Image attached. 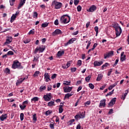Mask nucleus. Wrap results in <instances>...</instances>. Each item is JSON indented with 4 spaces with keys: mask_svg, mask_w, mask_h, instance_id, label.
<instances>
[{
    "mask_svg": "<svg viewBox=\"0 0 129 129\" xmlns=\"http://www.w3.org/2000/svg\"><path fill=\"white\" fill-rule=\"evenodd\" d=\"M75 41H76V38H73L70 39L68 42L64 44V47H67V46H68V45H70V44H73Z\"/></svg>",
    "mask_w": 129,
    "mask_h": 129,
    "instance_id": "obj_8",
    "label": "nucleus"
},
{
    "mask_svg": "<svg viewBox=\"0 0 129 129\" xmlns=\"http://www.w3.org/2000/svg\"><path fill=\"white\" fill-rule=\"evenodd\" d=\"M15 2H16V0H10V6H14L15 5Z\"/></svg>",
    "mask_w": 129,
    "mask_h": 129,
    "instance_id": "obj_43",
    "label": "nucleus"
},
{
    "mask_svg": "<svg viewBox=\"0 0 129 129\" xmlns=\"http://www.w3.org/2000/svg\"><path fill=\"white\" fill-rule=\"evenodd\" d=\"M116 101V98H113L110 101L108 104L109 106H112L114 104H115V102Z\"/></svg>",
    "mask_w": 129,
    "mask_h": 129,
    "instance_id": "obj_18",
    "label": "nucleus"
},
{
    "mask_svg": "<svg viewBox=\"0 0 129 129\" xmlns=\"http://www.w3.org/2000/svg\"><path fill=\"white\" fill-rule=\"evenodd\" d=\"M12 41H13V37H9L7 38L6 41L4 43V45H8L9 44H10V43H12Z\"/></svg>",
    "mask_w": 129,
    "mask_h": 129,
    "instance_id": "obj_15",
    "label": "nucleus"
},
{
    "mask_svg": "<svg viewBox=\"0 0 129 129\" xmlns=\"http://www.w3.org/2000/svg\"><path fill=\"white\" fill-rule=\"evenodd\" d=\"M89 87H90V88L91 89H94V85L91 83L89 84Z\"/></svg>",
    "mask_w": 129,
    "mask_h": 129,
    "instance_id": "obj_50",
    "label": "nucleus"
},
{
    "mask_svg": "<svg viewBox=\"0 0 129 129\" xmlns=\"http://www.w3.org/2000/svg\"><path fill=\"white\" fill-rule=\"evenodd\" d=\"M26 4V0H20V2L18 7V9L20 10L23 6H24Z\"/></svg>",
    "mask_w": 129,
    "mask_h": 129,
    "instance_id": "obj_19",
    "label": "nucleus"
},
{
    "mask_svg": "<svg viewBox=\"0 0 129 129\" xmlns=\"http://www.w3.org/2000/svg\"><path fill=\"white\" fill-rule=\"evenodd\" d=\"M112 73V69H110L108 72L107 76H110V75H111Z\"/></svg>",
    "mask_w": 129,
    "mask_h": 129,
    "instance_id": "obj_48",
    "label": "nucleus"
},
{
    "mask_svg": "<svg viewBox=\"0 0 129 129\" xmlns=\"http://www.w3.org/2000/svg\"><path fill=\"white\" fill-rule=\"evenodd\" d=\"M102 79V75L99 74L96 79V81H100Z\"/></svg>",
    "mask_w": 129,
    "mask_h": 129,
    "instance_id": "obj_27",
    "label": "nucleus"
},
{
    "mask_svg": "<svg viewBox=\"0 0 129 129\" xmlns=\"http://www.w3.org/2000/svg\"><path fill=\"white\" fill-rule=\"evenodd\" d=\"M52 4L53 6H54L55 10H59V9H61V7H62V4L60 2H57L56 0L53 1Z\"/></svg>",
    "mask_w": 129,
    "mask_h": 129,
    "instance_id": "obj_4",
    "label": "nucleus"
},
{
    "mask_svg": "<svg viewBox=\"0 0 129 129\" xmlns=\"http://www.w3.org/2000/svg\"><path fill=\"white\" fill-rule=\"evenodd\" d=\"M108 66H109V63H108V62H106L102 66V70H103L104 68H106Z\"/></svg>",
    "mask_w": 129,
    "mask_h": 129,
    "instance_id": "obj_30",
    "label": "nucleus"
},
{
    "mask_svg": "<svg viewBox=\"0 0 129 129\" xmlns=\"http://www.w3.org/2000/svg\"><path fill=\"white\" fill-rule=\"evenodd\" d=\"M34 34H35V31L33 30H30L28 33V35H34Z\"/></svg>",
    "mask_w": 129,
    "mask_h": 129,
    "instance_id": "obj_53",
    "label": "nucleus"
},
{
    "mask_svg": "<svg viewBox=\"0 0 129 129\" xmlns=\"http://www.w3.org/2000/svg\"><path fill=\"white\" fill-rule=\"evenodd\" d=\"M26 80V78H19L18 79V80L17 81V82L16 83V86H19V85H20V84H21V83H23V81H24V80Z\"/></svg>",
    "mask_w": 129,
    "mask_h": 129,
    "instance_id": "obj_13",
    "label": "nucleus"
},
{
    "mask_svg": "<svg viewBox=\"0 0 129 129\" xmlns=\"http://www.w3.org/2000/svg\"><path fill=\"white\" fill-rule=\"evenodd\" d=\"M74 121H75V119H71L70 121H69L68 123V124H69V125H71V124H72V123L74 122Z\"/></svg>",
    "mask_w": 129,
    "mask_h": 129,
    "instance_id": "obj_42",
    "label": "nucleus"
},
{
    "mask_svg": "<svg viewBox=\"0 0 129 129\" xmlns=\"http://www.w3.org/2000/svg\"><path fill=\"white\" fill-rule=\"evenodd\" d=\"M20 120H21V121H23V120H24V113H21L20 114Z\"/></svg>",
    "mask_w": 129,
    "mask_h": 129,
    "instance_id": "obj_51",
    "label": "nucleus"
},
{
    "mask_svg": "<svg viewBox=\"0 0 129 129\" xmlns=\"http://www.w3.org/2000/svg\"><path fill=\"white\" fill-rule=\"evenodd\" d=\"M118 61H119V60L118 59V58L115 60L114 64H113V67H115V66L117 65V63H118Z\"/></svg>",
    "mask_w": 129,
    "mask_h": 129,
    "instance_id": "obj_45",
    "label": "nucleus"
},
{
    "mask_svg": "<svg viewBox=\"0 0 129 129\" xmlns=\"http://www.w3.org/2000/svg\"><path fill=\"white\" fill-rule=\"evenodd\" d=\"M57 57H61V56H62V55H64V51H59L57 52Z\"/></svg>",
    "mask_w": 129,
    "mask_h": 129,
    "instance_id": "obj_26",
    "label": "nucleus"
},
{
    "mask_svg": "<svg viewBox=\"0 0 129 129\" xmlns=\"http://www.w3.org/2000/svg\"><path fill=\"white\" fill-rule=\"evenodd\" d=\"M103 64V61L101 60L100 61H98L97 60H95L94 62V67H98V66H101V65H102Z\"/></svg>",
    "mask_w": 129,
    "mask_h": 129,
    "instance_id": "obj_11",
    "label": "nucleus"
},
{
    "mask_svg": "<svg viewBox=\"0 0 129 129\" xmlns=\"http://www.w3.org/2000/svg\"><path fill=\"white\" fill-rule=\"evenodd\" d=\"M44 79H45L46 82H49V81H51V79H50V75H49L48 73H45L44 74Z\"/></svg>",
    "mask_w": 129,
    "mask_h": 129,
    "instance_id": "obj_14",
    "label": "nucleus"
},
{
    "mask_svg": "<svg viewBox=\"0 0 129 129\" xmlns=\"http://www.w3.org/2000/svg\"><path fill=\"white\" fill-rule=\"evenodd\" d=\"M96 10V7L94 5L92 6L89 10H87V12H89L90 13H93Z\"/></svg>",
    "mask_w": 129,
    "mask_h": 129,
    "instance_id": "obj_17",
    "label": "nucleus"
},
{
    "mask_svg": "<svg viewBox=\"0 0 129 129\" xmlns=\"http://www.w3.org/2000/svg\"><path fill=\"white\" fill-rule=\"evenodd\" d=\"M85 111H84L77 113V114L75 116V119L78 120V119L84 118L85 117Z\"/></svg>",
    "mask_w": 129,
    "mask_h": 129,
    "instance_id": "obj_2",
    "label": "nucleus"
},
{
    "mask_svg": "<svg viewBox=\"0 0 129 129\" xmlns=\"http://www.w3.org/2000/svg\"><path fill=\"white\" fill-rule=\"evenodd\" d=\"M12 68V69H23L24 67L22 66V64L19 60H15L13 61Z\"/></svg>",
    "mask_w": 129,
    "mask_h": 129,
    "instance_id": "obj_1",
    "label": "nucleus"
},
{
    "mask_svg": "<svg viewBox=\"0 0 129 129\" xmlns=\"http://www.w3.org/2000/svg\"><path fill=\"white\" fill-rule=\"evenodd\" d=\"M91 78V75H89L88 77H86L85 78V80L86 82H89V80H90Z\"/></svg>",
    "mask_w": 129,
    "mask_h": 129,
    "instance_id": "obj_40",
    "label": "nucleus"
},
{
    "mask_svg": "<svg viewBox=\"0 0 129 129\" xmlns=\"http://www.w3.org/2000/svg\"><path fill=\"white\" fill-rule=\"evenodd\" d=\"M76 70H77V68H72L71 69V71L72 73L75 72L76 71Z\"/></svg>",
    "mask_w": 129,
    "mask_h": 129,
    "instance_id": "obj_52",
    "label": "nucleus"
},
{
    "mask_svg": "<svg viewBox=\"0 0 129 129\" xmlns=\"http://www.w3.org/2000/svg\"><path fill=\"white\" fill-rule=\"evenodd\" d=\"M72 89H73V87H63V91L65 93H67L68 92H70L71 91H72Z\"/></svg>",
    "mask_w": 129,
    "mask_h": 129,
    "instance_id": "obj_9",
    "label": "nucleus"
},
{
    "mask_svg": "<svg viewBox=\"0 0 129 129\" xmlns=\"http://www.w3.org/2000/svg\"><path fill=\"white\" fill-rule=\"evenodd\" d=\"M112 26L113 27V28H114L115 29L119 27V26H118V24L117 23H113L112 24Z\"/></svg>",
    "mask_w": 129,
    "mask_h": 129,
    "instance_id": "obj_35",
    "label": "nucleus"
},
{
    "mask_svg": "<svg viewBox=\"0 0 129 129\" xmlns=\"http://www.w3.org/2000/svg\"><path fill=\"white\" fill-rule=\"evenodd\" d=\"M40 74V71H36L33 74L34 77H38V75Z\"/></svg>",
    "mask_w": 129,
    "mask_h": 129,
    "instance_id": "obj_36",
    "label": "nucleus"
},
{
    "mask_svg": "<svg viewBox=\"0 0 129 129\" xmlns=\"http://www.w3.org/2000/svg\"><path fill=\"white\" fill-rule=\"evenodd\" d=\"M91 103L90 101H88L85 103V105L86 106V105H89Z\"/></svg>",
    "mask_w": 129,
    "mask_h": 129,
    "instance_id": "obj_64",
    "label": "nucleus"
},
{
    "mask_svg": "<svg viewBox=\"0 0 129 129\" xmlns=\"http://www.w3.org/2000/svg\"><path fill=\"white\" fill-rule=\"evenodd\" d=\"M124 54V52H122L121 53V55H120V61L121 62H123V61H124L125 60V55L123 54Z\"/></svg>",
    "mask_w": 129,
    "mask_h": 129,
    "instance_id": "obj_21",
    "label": "nucleus"
},
{
    "mask_svg": "<svg viewBox=\"0 0 129 129\" xmlns=\"http://www.w3.org/2000/svg\"><path fill=\"white\" fill-rule=\"evenodd\" d=\"M63 85H70L71 84V81H64L63 83Z\"/></svg>",
    "mask_w": 129,
    "mask_h": 129,
    "instance_id": "obj_34",
    "label": "nucleus"
},
{
    "mask_svg": "<svg viewBox=\"0 0 129 129\" xmlns=\"http://www.w3.org/2000/svg\"><path fill=\"white\" fill-rule=\"evenodd\" d=\"M46 89V86H41L39 88V91L40 92H42V91H44Z\"/></svg>",
    "mask_w": 129,
    "mask_h": 129,
    "instance_id": "obj_31",
    "label": "nucleus"
},
{
    "mask_svg": "<svg viewBox=\"0 0 129 129\" xmlns=\"http://www.w3.org/2000/svg\"><path fill=\"white\" fill-rule=\"evenodd\" d=\"M43 98L45 101H50L52 99V94L51 93H47L43 96Z\"/></svg>",
    "mask_w": 129,
    "mask_h": 129,
    "instance_id": "obj_5",
    "label": "nucleus"
},
{
    "mask_svg": "<svg viewBox=\"0 0 129 129\" xmlns=\"http://www.w3.org/2000/svg\"><path fill=\"white\" fill-rule=\"evenodd\" d=\"M77 64L79 66H81V65H82V61H81V60H78Z\"/></svg>",
    "mask_w": 129,
    "mask_h": 129,
    "instance_id": "obj_55",
    "label": "nucleus"
},
{
    "mask_svg": "<svg viewBox=\"0 0 129 129\" xmlns=\"http://www.w3.org/2000/svg\"><path fill=\"white\" fill-rule=\"evenodd\" d=\"M74 4L75 6H77L78 4H79V0H74Z\"/></svg>",
    "mask_w": 129,
    "mask_h": 129,
    "instance_id": "obj_56",
    "label": "nucleus"
},
{
    "mask_svg": "<svg viewBox=\"0 0 129 129\" xmlns=\"http://www.w3.org/2000/svg\"><path fill=\"white\" fill-rule=\"evenodd\" d=\"M39 58H40V56H34V59L33 60V62H35V61H36V62H39Z\"/></svg>",
    "mask_w": 129,
    "mask_h": 129,
    "instance_id": "obj_37",
    "label": "nucleus"
},
{
    "mask_svg": "<svg viewBox=\"0 0 129 129\" xmlns=\"http://www.w3.org/2000/svg\"><path fill=\"white\" fill-rule=\"evenodd\" d=\"M113 91H114V89L112 90L111 92H109L106 95V97L109 96L110 95H112L113 94Z\"/></svg>",
    "mask_w": 129,
    "mask_h": 129,
    "instance_id": "obj_39",
    "label": "nucleus"
},
{
    "mask_svg": "<svg viewBox=\"0 0 129 129\" xmlns=\"http://www.w3.org/2000/svg\"><path fill=\"white\" fill-rule=\"evenodd\" d=\"M62 31L61 30L57 29L52 33V36H57V35H61Z\"/></svg>",
    "mask_w": 129,
    "mask_h": 129,
    "instance_id": "obj_7",
    "label": "nucleus"
},
{
    "mask_svg": "<svg viewBox=\"0 0 129 129\" xmlns=\"http://www.w3.org/2000/svg\"><path fill=\"white\" fill-rule=\"evenodd\" d=\"M31 101H39V98L38 97H34L32 99H31Z\"/></svg>",
    "mask_w": 129,
    "mask_h": 129,
    "instance_id": "obj_38",
    "label": "nucleus"
},
{
    "mask_svg": "<svg viewBox=\"0 0 129 129\" xmlns=\"http://www.w3.org/2000/svg\"><path fill=\"white\" fill-rule=\"evenodd\" d=\"M7 55H14V52L12 51H9L8 52Z\"/></svg>",
    "mask_w": 129,
    "mask_h": 129,
    "instance_id": "obj_62",
    "label": "nucleus"
},
{
    "mask_svg": "<svg viewBox=\"0 0 129 129\" xmlns=\"http://www.w3.org/2000/svg\"><path fill=\"white\" fill-rule=\"evenodd\" d=\"M19 14V13L18 12H16L15 14H13L12 16L11 17L10 22L11 23H13V22L16 20L17 18V16Z\"/></svg>",
    "mask_w": 129,
    "mask_h": 129,
    "instance_id": "obj_16",
    "label": "nucleus"
},
{
    "mask_svg": "<svg viewBox=\"0 0 129 129\" xmlns=\"http://www.w3.org/2000/svg\"><path fill=\"white\" fill-rule=\"evenodd\" d=\"M7 117H8V114H3L1 116H0V119L1 121H4L5 119H7Z\"/></svg>",
    "mask_w": 129,
    "mask_h": 129,
    "instance_id": "obj_20",
    "label": "nucleus"
},
{
    "mask_svg": "<svg viewBox=\"0 0 129 129\" xmlns=\"http://www.w3.org/2000/svg\"><path fill=\"white\" fill-rule=\"evenodd\" d=\"M65 18L66 17L64 16H61L60 18V23H61V24H63V21L65 20Z\"/></svg>",
    "mask_w": 129,
    "mask_h": 129,
    "instance_id": "obj_47",
    "label": "nucleus"
},
{
    "mask_svg": "<svg viewBox=\"0 0 129 129\" xmlns=\"http://www.w3.org/2000/svg\"><path fill=\"white\" fill-rule=\"evenodd\" d=\"M52 113V110H48V111H46L45 112L46 115H49Z\"/></svg>",
    "mask_w": 129,
    "mask_h": 129,
    "instance_id": "obj_46",
    "label": "nucleus"
},
{
    "mask_svg": "<svg viewBox=\"0 0 129 129\" xmlns=\"http://www.w3.org/2000/svg\"><path fill=\"white\" fill-rule=\"evenodd\" d=\"M115 30L116 31V37H118V36H120V34H121V28H120V27H119Z\"/></svg>",
    "mask_w": 129,
    "mask_h": 129,
    "instance_id": "obj_12",
    "label": "nucleus"
},
{
    "mask_svg": "<svg viewBox=\"0 0 129 129\" xmlns=\"http://www.w3.org/2000/svg\"><path fill=\"white\" fill-rule=\"evenodd\" d=\"M5 73L6 74H11V70L9 68H7L4 71Z\"/></svg>",
    "mask_w": 129,
    "mask_h": 129,
    "instance_id": "obj_29",
    "label": "nucleus"
},
{
    "mask_svg": "<svg viewBox=\"0 0 129 129\" xmlns=\"http://www.w3.org/2000/svg\"><path fill=\"white\" fill-rule=\"evenodd\" d=\"M76 129H81V124L80 123H79V124L77 125Z\"/></svg>",
    "mask_w": 129,
    "mask_h": 129,
    "instance_id": "obj_60",
    "label": "nucleus"
},
{
    "mask_svg": "<svg viewBox=\"0 0 129 129\" xmlns=\"http://www.w3.org/2000/svg\"><path fill=\"white\" fill-rule=\"evenodd\" d=\"M30 40L26 39V40L23 41V42L24 44H28V43H30Z\"/></svg>",
    "mask_w": 129,
    "mask_h": 129,
    "instance_id": "obj_58",
    "label": "nucleus"
},
{
    "mask_svg": "<svg viewBox=\"0 0 129 129\" xmlns=\"http://www.w3.org/2000/svg\"><path fill=\"white\" fill-rule=\"evenodd\" d=\"M21 110H24V109H25V108H26V107H27V105H24L22 104V105L20 104L19 105Z\"/></svg>",
    "mask_w": 129,
    "mask_h": 129,
    "instance_id": "obj_33",
    "label": "nucleus"
},
{
    "mask_svg": "<svg viewBox=\"0 0 129 129\" xmlns=\"http://www.w3.org/2000/svg\"><path fill=\"white\" fill-rule=\"evenodd\" d=\"M112 56H113V51L111 50L104 54V59H107V58L112 57Z\"/></svg>",
    "mask_w": 129,
    "mask_h": 129,
    "instance_id": "obj_6",
    "label": "nucleus"
},
{
    "mask_svg": "<svg viewBox=\"0 0 129 129\" xmlns=\"http://www.w3.org/2000/svg\"><path fill=\"white\" fill-rule=\"evenodd\" d=\"M38 17V13L37 12H34L33 14V18H37Z\"/></svg>",
    "mask_w": 129,
    "mask_h": 129,
    "instance_id": "obj_63",
    "label": "nucleus"
},
{
    "mask_svg": "<svg viewBox=\"0 0 129 129\" xmlns=\"http://www.w3.org/2000/svg\"><path fill=\"white\" fill-rule=\"evenodd\" d=\"M73 95V94H71V93H67L64 96V98H68V99H69V98L71 96H72Z\"/></svg>",
    "mask_w": 129,
    "mask_h": 129,
    "instance_id": "obj_28",
    "label": "nucleus"
},
{
    "mask_svg": "<svg viewBox=\"0 0 129 129\" xmlns=\"http://www.w3.org/2000/svg\"><path fill=\"white\" fill-rule=\"evenodd\" d=\"M60 104H62V105H60L59 106V113H62L63 112V103L62 104V103H60Z\"/></svg>",
    "mask_w": 129,
    "mask_h": 129,
    "instance_id": "obj_23",
    "label": "nucleus"
},
{
    "mask_svg": "<svg viewBox=\"0 0 129 129\" xmlns=\"http://www.w3.org/2000/svg\"><path fill=\"white\" fill-rule=\"evenodd\" d=\"M70 22V19H69V21H67V18L66 17V18L62 21V24H68Z\"/></svg>",
    "mask_w": 129,
    "mask_h": 129,
    "instance_id": "obj_41",
    "label": "nucleus"
},
{
    "mask_svg": "<svg viewBox=\"0 0 129 129\" xmlns=\"http://www.w3.org/2000/svg\"><path fill=\"white\" fill-rule=\"evenodd\" d=\"M126 93L124 94L123 95H122L121 97V99H122L123 100H124L125 99V97H126V96L127 95V93H128V90H126Z\"/></svg>",
    "mask_w": 129,
    "mask_h": 129,
    "instance_id": "obj_24",
    "label": "nucleus"
},
{
    "mask_svg": "<svg viewBox=\"0 0 129 129\" xmlns=\"http://www.w3.org/2000/svg\"><path fill=\"white\" fill-rule=\"evenodd\" d=\"M117 82L116 83H115L114 84L110 85L109 87H108V89L109 90H111L112 89V88H113L114 87H115V86H116V85H117Z\"/></svg>",
    "mask_w": 129,
    "mask_h": 129,
    "instance_id": "obj_25",
    "label": "nucleus"
},
{
    "mask_svg": "<svg viewBox=\"0 0 129 129\" xmlns=\"http://www.w3.org/2000/svg\"><path fill=\"white\" fill-rule=\"evenodd\" d=\"M57 75L56 74H53L51 76V79H55L57 77Z\"/></svg>",
    "mask_w": 129,
    "mask_h": 129,
    "instance_id": "obj_54",
    "label": "nucleus"
},
{
    "mask_svg": "<svg viewBox=\"0 0 129 129\" xmlns=\"http://www.w3.org/2000/svg\"><path fill=\"white\" fill-rule=\"evenodd\" d=\"M48 25L49 23L45 22L41 25V27L42 28H46V27H48Z\"/></svg>",
    "mask_w": 129,
    "mask_h": 129,
    "instance_id": "obj_32",
    "label": "nucleus"
},
{
    "mask_svg": "<svg viewBox=\"0 0 129 129\" xmlns=\"http://www.w3.org/2000/svg\"><path fill=\"white\" fill-rule=\"evenodd\" d=\"M47 105L48 106H54V105H55V100H52V101L49 102Z\"/></svg>",
    "mask_w": 129,
    "mask_h": 129,
    "instance_id": "obj_22",
    "label": "nucleus"
},
{
    "mask_svg": "<svg viewBox=\"0 0 129 129\" xmlns=\"http://www.w3.org/2000/svg\"><path fill=\"white\" fill-rule=\"evenodd\" d=\"M77 10L78 12H81V10H82V7H81L80 5H79L77 8Z\"/></svg>",
    "mask_w": 129,
    "mask_h": 129,
    "instance_id": "obj_49",
    "label": "nucleus"
},
{
    "mask_svg": "<svg viewBox=\"0 0 129 129\" xmlns=\"http://www.w3.org/2000/svg\"><path fill=\"white\" fill-rule=\"evenodd\" d=\"M54 25L55 26H58L59 25V21H58V19H56L54 21Z\"/></svg>",
    "mask_w": 129,
    "mask_h": 129,
    "instance_id": "obj_57",
    "label": "nucleus"
},
{
    "mask_svg": "<svg viewBox=\"0 0 129 129\" xmlns=\"http://www.w3.org/2000/svg\"><path fill=\"white\" fill-rule=\"evenodd\" d=\"M49 126H50L51 129H54L55 128L54 124L50 123L49 124Z\"/></svg>",
    "mask_w": 129,
    "mask_h": 129,
    "instance_id": "obj_61",
    "label": "nucleus"
},
{
    "mask_svg": "<svg viewBox=\"0 0 129 129\" xmlns=\"http://www.w3.org/2000/svg\"><path fill=\"white\" fill-rule=\"evenodd\" d=\"M106 101V100L105 99H104L103 100H101L100 102L99 107L101 108V107H105V106L106 105V104L105 103V102Z\"/></svg>",
    "mask_w": 129,
    "mask_h": 129,
    "instance_id": "obj_10",
    "label": "nucleus"
},
{
    "mask_svg": "<svg viewBox=\"0 0 129 129\" xmlns=\"http://www.w3.org/2000/svg\"><path fill=\"white\" fill-rule=\"evenodd\" d=\"M45 49H46V46L44 45H42L39 46V47H37L35 48L34 50V54H37L38 52H40V53H43V52L45 51Z\"/></svg>",
    "mask_w": 129,
    "mask_h": 129,
    "instance_id": "obj_3",
    "label": "nucleus"
},
{
    "mask_svg": "<svg viewBox=\"0 0 129 129\" xmlns=\"http://www.w3.org/2000/svg\"><path fill=\"white\" fill-rule=\"evenodd\" d=\"M94 30H95V31L96 32V33H97V34H98V27L95 26L94 27Z\"/></svg>",
    "mask_w": 129,
    "mask_h": 129,
    "instance_id": "obj_59",
    "label": "nucleus"
},
{
    "mask_svg": "<svg viewBox=\"0 0 129 129\" xmlns=\"http://www.w3.org/2000/svg\"><path fill=\"white\" fill-rule=\"evenodd\" d=\"M37 115L36 114H33V120L35 122L37 121Z\"/></svg>",
    "mask_w": 129,
    "mask_h": 129,
    "instance_id": "obj_44",
    "label": "nucleus"
}]
</instances>
